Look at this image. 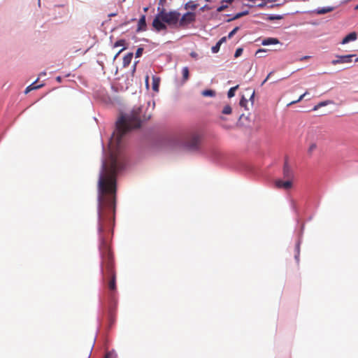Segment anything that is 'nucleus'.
Masks as SVG:
<instances>
[{"label":"nucleus","mask_w":358,"mask_h":358,"mask_svg":"<svg viewBox=\"0 0 358 358\" xmlns=\"http://www.w3.org/2000/svg\"><path fill=\"white\" fill-rule=\"evenodd\" d=\"M122 145H110L108 159L102 162L98 181V232L99 250L101 258V271L107 280L109 294L115 296L117 291L113 255L108 241V232L115 220L116 205V174L123 169L119 152Z\"/></svg>","instance_id":"1"},{"label":"nucleus","mask_w":358,"mask_h":358,"mask_svg":"<svg viewBox=\"0 0 358 358\" xmlns=\"http://www.w3.org/2000/svg\"><path fill=\"white\" fill-rule=\"evenodd\" d=\"M159 16L163 22L169 25H175L178 22L180 14L176 10L167 12L165 8H162L159 11Z\"/></svg>","instance_id":"2"},{"label":"nucleus","mask_w":358,"mask_h":358,"mask_svg":"<svg viewBox=\"0 0 358 358\" xmlns=\"http://www.w3.org/2000/svg\"><path fill=\"white\" fill-rule=\"evenodd\" d=\"M355 55H337L336 59L331 61L333 65H337L338 64H348L352 62V57Z\"/></svg>","instance_id":"3"},{"label":"nucleus","mask_w":358,"mask_h":358,"mask_svg":"<svg viewBox=\"0 0 358 358\" xmlns=\"http://www.w3.org/2000/svg\"><path fill=\"white\" fill-rule=\"evenodd\" d=\"M195 21V14L192 12H187L182 15L179 20V24L181 27H185Z\"/></svg>","instance_id":"4"},{"label":"nucleus","mask_w":358,"mask_h":358,"mask_svg":"<svg viewBox=\"0 0 358 358\" xmlns=\"http://www.w3.org/2000/svg\"><path fill=\"white\" fill-rule=\"evenodd\" d=\"M166 22H163L162 17L159 16V12L156 15L152 21V27L157 31L166 29Z\"/></svg>","instance_id":"5"},{"label":"nucleus","mask_w":358,"mask_h":358,"mask_svg":"<svg viewBox=\"0 0 358 358\" xmlns=\"http://www.w3.org/2000/svg\"><path fill=\"white\" fill-rule=\"evenodd\" d=\"M275 187L279 189H289L292 187V181L289 179L286 181L277 180L275 182Z\"/></svg>","instance_id":"6"},{"label":"nucleus","mask_w":358,"mask_h":358,"mask_svg":"<svg viewBox=\"0 0 358 358\" xmlns=\"http://www.w3.org/2000/svg\"><path fill=\"white\" fill-rule=\"evenodd\" d=\"M199 137L198 136H193L187 143V146L189 149L195 150L198 148L199 144Z\"/></svg>","instance_id":"7"},{"label":"nucleus","mask_w":358,"mask_h":358,"mask_svg":"<svg viewBox=\"0 0 358 358\" xmlns=\"http://www.w3.org/2000/svg\"><path fill=\"white\" fill-rule=\"evenodd\" d=\"M146 29H147V24H146L145 15H143L138 20L136 31L137 32L145 31H146Z\"/></svg>","instance_id":"8"},{"label":"nucleus","mask_w":358,"mask_h":358,"mask_svg":"<svg viewBox=\"0 0 358 358\" xmlns=\"http://www.w3.org/2000/svg\"><path fill=\"white\" fill-rule=\"evenodd\" d=\"M283 175L284 177L290 179L292 177V171L290 166L288 164L287 159H285L284 167H283Z\"/></svg>","instance_id":"9"},{"label":"nucleus","mask_w":358,"mask_h":358,"mask_svg":"<svg viewBox=\"0 0 358 358\" xmlns=\"http://www.w3.org/2000/svg\"><path fill=\"white\" fill-rule=\"evenodd\" d=\"M357 39V34L355 32H351L344 37L341 41V44H345L350 41H353Z\"/></svg>","instance_id":"10"},{"label":"nucleus","mask_w":358,"mask_h":358,"mask_svg":"<svg viewBox=\"0 0 358 358\" xmlns=\"http://www.w3.org/2000/svg\"><path fill=\"white\" fill-rule=\"evenodd\" d=\"M278 43H279V41L275 38H266L262 43V44L263 45H275V44H278Z\"/></svg>","instance_id":"11"},{"label":"nucleus","mask_w":358,"mask_h":358,"mask_svg":"<svg viewBox=\"0 0 358 358\" xmlns=\"http://www.w3.org/2000/svg\"><path fill=\"white\" fill-rule=\"evenodd\" d=\"M132 57H133V53L132 52H129L128 54H127L124 57H123V66L124 67H127L128 66L131 62V59H132Z\"/></svg>","instance_id":"12"},{"label":"nucleus","mask_w":358,"mask_h":358,"mask_svg":"<svg viewBox=\"0 0 358 358\" xmlns=\"http://www.w3.org/2000/svg\"><path fill=\"white\" fill-rule=\"evenodd\" d=\"M333 10H334L333 7L328 6V7H325V8H318L316 10H315V12L317 14L322 15V14H324V13L331 12Z\"/></svg>","instance_id":"13"},{"label":"nucleus","mask_w":358,"mask_h":358,"mask_svg":"<svg viewBox=\"0 0 358 358\" xmlns=\"http://www.w3.org/2000/svg\"><path fill=\"white\" fill-rule=\"evenodd\" d=\"M198 4L195 3L193 1H189L185 5V8L186 10L191 9L194 10L197 8Z\"/></svg>","instance_id":"14"},{"label":"nucleus","mask_w":358,"mask_h":358,"mask_svg":"<svg viewBox=\"0 0 358 358\" xmlns=\"http://www.w3.org/2000/svg\"><path fill=\"white\" fill-rule=\"evenodd\" d=\"M201 94L203 96H215V92L212 90H206L201 92Z\"/></svg>","instance_id":"15"},{"label":"nucleus","mask_w":358,"mask_h":358,"mask_svg":"<svg viewBox=\"0 0 358 358\" xmlns=\"http://www.w3.org/2000/svg\"><path fill=\"white\" fill-rule=\"evenodd\" d=\"M248 13V11H245V12H241V13H238L237 14H236L231 19H229L227 21L228 22H230L231 20H236V19H238L245 15H247Z\"/></svg>","instance_id":"16"},{"label":"nucleus","mask_w":358,"mask_h":358,"mask_svg":"<svg viewBox=\"0 0 358 358\" xmlns=\"http://www.w3.org/2000/svg\"><path fill=\"white\" fill-rule=\"evenodd\" d=\"M238 88V85L231 87L228 91L227 95L229 98H231L235 95L236 90Z\"/></svg>","instance_id":"17"},{"label":"nucleus","mask_w":358,"mask_h":358,"mask_svg":"<svg viewBox=\"0 0 358 358\" xmlns=\"http://www.w3.org/2000/svg\"><path fill=\"white\" fill-rule=\"evenodd\" d=\"M182 78L184 81L187 80L189 78V69L186 66L182 69Z\"/></svg>","instance_id":"18"},{"label":"nucleus","mask_w":358,"mask_h":358,"mask_svg":"<svg viewBox=\"0 0 358 358\" xmlns=\"http://www.w3.org/2000/svg\"><path fill=\"white\" fill-rule=\"evenodd\" d=\"M331 103L332 102L331 101H325L320 102V103H317V105H315V110H318L322 106H327Z\"/></svg>","instance_id":"19"},{"label":"nucleus","mask_w":358,"mask_h":358,"mask_svg":"<svg viewBox=\"0 0 358 358\" xmlns=\"http://www.w3.org/2000/svg\"><path fill=\"white\" fill-rule=\"evenodd\" d=\"M231 107L229 105H226L222 109V113L225 115H229L231 113Z\"/></svg>","instance_id":"20"},{"label":"nucleus","mask_w":358,"mask_h":358,"mask_svg":"<svg viewBox=\"0 0 358 358\" xmlns=\"http://www.w3.org/2000/svg\"><path fill=\"white\" fill-rule=\"evenodd\" d=\"M227 7H228V3H227L224 1H222V5L217 8V11L219 12V13L222 12L225 8H227Z\"/></svg>","instance_id":"21"},{"label":"nucleus","mask_w":358,"mask_h":358,"mask_svg":"<svg viewBox=\"0 0 358 358\" xmlns=\"http://www.w3.org/2000/svg\"><path fill=\"white\" fill-rule=\"evenodd\" d=\"M166 0H159L158 8H157V10L159 12L161 10V9L165 8L164 7L166 6Z\"/></svg>","instance_id":"22"},{"label":"nucleus","mask_w":358,"mask_h":358,"mask_svg":"<svg viewBox=\"0 0 358 358\" xmlns=\"http://www.w3.org/2000/svg\"><path fill=\"white\" fill-rule=\"evenodd\" d=\"M220 46H221L220 43H217L215 44V45L212 47V49H211L212 52L213 53H217L220 50Z\"/></svg>","instance_id":"23"},{"label":"nucleus","mask_w":358,"mask_h":358,"mask_svg":"<svg viewBox=\"0 0 358 358\" xmlns=\"http://www.w3.org/2000/svg\"><path fill=\"white\" fill-rule=\"evenodd\" d=\"M125 45V41L123 39L119 40L115 42L114 46L115 47H120V46H124Z\"/></svg>","instance_id":"24"},{"label":"nucleus","mask_w":358,"mask_h":358,"mask_svg":"<svg viewBox=\"0 0 358 358\" xmlns=\"http://www.w3.org/2000/svg\"><path fill=\"white\" fill-rule=\"evenodd\" d=\"M37 80H38V79H37L34 83H33L32 84H31V85H29V86H30V87H32V88H33V90H34L39 89V88H41V87H43V84L36 85V83Z\"/></svg>","instance_id":"25"},{"label":"nucleus","mask_w":358,"mask_h":358,"mask_svg":"<svg viewBox=\"0 0 358 358\" xmlns=\"http://www.w3.org/2000/svg\"><path fill=\"white\" fill-rule=\"evenodd\" d=\"M238 29H239V28L238 27H236L235 28H234V29L229 33L227 37L229 38H231L238 31Z\"/></svg>","instance_id":"26"},{"label":"nucleus","mask_w":358,"mask_h":358,"mask_svg":"<svg viewBox=\"0 0 358 358\" xmlns=\"http://www.w3.org/2000/svg\"><path fill=\"white\" fill-rule=\"evenodd\" d=\"M143 48H138L136 50V57H141L142 55V54H143Z\"/></svg>","instance_id":"27"},{"label":"nucleus","mask_w":358,"mask_h":358,"mask_svg":"<svg viewBox=\"0 0 358 358\" xmlns=\"http://www.w3.org/2000/svg\"><path fill=\"white\" fill-rule=\"evenodd\" d=\"M306 93H304L303 94L301 95V96H299V98L297 100H296V101H293L290 102V103L288 104V106H289V105H292V104H294V103H297V102L300 101H301V99H302L306 96Z\"/></svg>","instance_id":"28"},{"label":"nucleus","mask_w":358,"mask_h":358,"mask_svg":"<svg viewBox=\"0 0 358 358\" xmlns=\"http://www.w3.org/2000/svg\"><path fill=\"white\" fill-rule=\"evenodd\" d=\"M105 358H116V355L112 352H109L106 353Z\"/></svg>","instance_id":"29"},{"label":"nucleus","mask_w":358,"mask_h":358,"mask_svg":"<svg viewBox=\"0 0 358 358\" xmlns=\"http://www.w3.org/2000/svg\"><path fill=\"white\" fill-rule=\"evenodd\" d=\"M243 52V49L242 48H238L236 52H235V54H234V57H239Z\"/></svg>","instance_id":"30"},{"label":"nucleus","mask_w":358,"mask_h":358,"mask_svg":"<svg viewBox=\"0 0 358 358\" xmlns=\"http://www.w3.org/2000/svg\"><path fill=\"white\" fill-rule=\"evenodd\" d=\"M158 87H159V85H158V82L156 81L155 79L153 80V85H152V89L153 90L155 91H158Z\"/></svg>","instance_id":"31"},{"label":"nucleus","mask_w":358,"mask_h":358,"mask_svg":"<svg viewBox=\"0 0 358 358\" xmlns=\"http://www.w3.org/2000/svg\"><path fill=\"white\" fill-rule=\"evenodd\" d=\"M247 103V100L243 96L242 99L240 100V105L241 106H245Z\"/></svg>","instance_id":"32"},{"label":"nucleus","mask_w":358,"mask_h":358,"mask_svg":"<svg viewBox=\"0 0 358 358\" xmlns=\"http://www.w3.org/2000/svg\"><path fill=\"white\" fill-rule=\"evenodd\" d=\"M227 40V37H222L218 41L217 43H220V45H222L224 42H225Z\"/></svg>","instance_id":"33"},{"label":"nucleus","mask_w":358,"mask_h":358,"mask_svg":"<svg viewBox=\"0 0 358 358\" xmlns=\"http://www.w3.org/2000/svg\"><path fill=\"white\" fill-rule=\"evenodd\" d=\"M273 73V72H270L267 77L265 78V80L262 82V85H263L270 78L271 75Z\"/></svg>","instance_id":"34"},{"label":"nucleus","mask_w":358,"mask_h":358,"mask_svg":"<svg viewBox=\"0 0 358 358\" xmlns=\"http://www.w3.org/2000/svg\"><path fill=\"white\" fill-rule=\"evenodd\" d=\"M31 90H33V88H32V87H30V86L29 85V86H28V87H27V88L25 89L24 93H25V94H27V93H29V92H31Z\"/></svg>","instance_id":"35"},{"label":"nucleus","mask_w":358,"mask_h":358,"mask_svg":"<svg viewBox=\"0 0 358 358\" xmlns=\"http://www.w3.org/2000/svg\"><path fill=\"white\" fill-rule=\"evenodd\" d=\"M264 52V50H262V49H259V50L257 51L256 55H257V54H259L260 52Z\"/></svg>","instance_id":"36"},{"label":"nucleus","mask_w":358,"mask_h":358,"mask_svg":"<svg viewBox=\"0 0 358 358\" xmlns=\"http://www.w3.org/2000/svg\"><path fill=\"white\" fill-rule=\"evenodd\" d=\"M56 80H57L58 82H61V80H62V78H61L60 76H57V77L56 78Z\"/></svg>","instance_id":"37"},{"label":"nucleus","mask_w":358,"mask_h":358,"mask_svg":"<svg viewBox=\"0 0 358 358\" xmlns=\"http://www.w3.org/2000/svg\"><path fill=\"white\" fill-rule=\"evenodd\" d=\"M191 56L193 57H196V53L195 52H192L191 53Z\"/></svg>","instance_id":"38"},{"label":"nucleus","mask_w":358,"mask_h":358,"mask_svg":"<svg viewBox=\"0 0 358 358\" xmlns=\"http://www.w3.org/2000/svg\"><path fill=\"white\" fill-rule=\"evenodd\" d=\"M227 3H230L233 1V0H226L224 1Z\"/></svg>","instance_id":"39"},{"label":"nucleus","mask_w":358,"mask_h":358,"mask_svg":"<svg viewBox=\"0 0 358 358\" xmlns=\"http://www.w3.org/2000/svg\"><path fill=\"white\" fill-rule=\"evenodd\" d=\"M313 145H310V147H309V152L311 151V150L313 149Z\"/></svg>","instance_id":"40"},{"label":"nucleus","mask_w":358,"mask_h":358,"mask_svg":"<svg viewBox=\"0 0 358 358\" xmlns=\"http://www.w3.org/2000/svg\"><path fill=\"white\" fill-rule=\"evenodd\" d=\"M124 49H125V47H124L123 48H122V49L118 52V53H117V54L120 53V52H121L122 50H124Z\"/></svg>","instance_id":"41"},{"label":"nucleus","mask_w":358,"mask_h":358,"mask_svg":"<svg viewBox=\"0 0 358 358\" xmlns=\"http://www.w3.org/2000/svg\"><path fill=\"white\" fill-rule=\"evenodd\" d=\"M355 10H358V4L355 7Z\"/></svg>","instance_id":"42"},{"label":"nucleus","mask_w":358,"mask_h":358,"mask_svg":"<svg viewBox=\"0 0 358 358\" xmlns=\"http://www.w3.org/2000/svg\"><path fill=\"white\" fill-rule=\"evenodd\" d=\"M38 5H41V0H38Z\"/></svg>","instance_id":"43"},{"label":"nucleus","mask_w":358,"mask_h":358,"mask_svg":"<svg viewBox=\"0 0 358 358\" xmlns=\"http://www.w3.org/2000/svg\"><path fill=\"white\" fill-rule=\"evenodd\" d=\"M116 14L115 13H112L111 15H110V16H115Z\"/></svg>","instance_id":"44"},{"label":"nucleus","mask_w":358,"mask_h":358,"mask_svg":"<svg viewBox=\"0 0 358 358\" xmlns=\"http://www.w3.org/2000/svg\"><path fill=\"white\" fill-rule=\"evenodd\" d=\"M144 10H145V11H147V10H148V8H144Z\"/></svg>","instance_id":"45"},{"label":"nucleus","mask_w":358,"mask_h":358,"mask_svg":"<svg viewBox=\"0 0 358 358\" xmlns=\"http://www.w3.org/2000/svg\"><path fill=\"white\" fill-rule=\"evenodd\" d=\"M41 75H44V76H45V73H41Z\"/></svg>","instance_id":"46"},{"label":"nucleus","mask_w":358,"mask_h":358,"mask_svg":"<svg viewBox=\"0 0 358 358\" xmlns=\"http://www.w3.org/2000/svg\"><path fill=\"white\" fill-rule=\"evenodd\" d=\"M358 62V58H357V59H355V62Z\"/></svg>","instance_id":"47"}]
</instances>
